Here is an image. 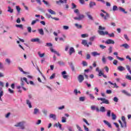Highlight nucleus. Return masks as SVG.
Returning a JSON list of instances; mask_svg holds the SVG:
<instances>
[{"label": "nucleus", "instance_id": "nucleus-1", "mask_svg": "<svg viewBox=\"0 0 131 131\" xmlns=\"http://www.w3.org/2000/svg\"><path fill=\"white\" fill-rule=\"evenodd\" d=\"M98 32L100 35H108L110 37H115V35L114 33L109 34L107 31L104 32L103 31L98 30Z\"/></svg>", "mask_w": 131, "mask_h": 131}, {"label": "nucleus", "instance_id": "nucleus-2", "mask_svg": "<svg viewBox=\"0 0 131 131\" xmlns=\"http://www.w3.org/2000/svg\"><path fill=\"white\" fill-rule=\"evenodd\" d=\"M24 81H25V82H26V83H27V84H29V82H28V81H27V78L26 77L20 78V85L21 86V88L23 89V90H24V91H26V88L24 87L25 83L24 82Z\"/></svg>", "mask_w": 131, "mask_h": 131}, {"label": "nucleus", "instance_id": "nucleus-3", "mask_svg": "<svg viewBox=\"0 0 131 131\" xmlns=\"http://www.w3.org/2000/svg\"><path fill=\"white\" fill-rule=\"evenodd\" d=\"M25 123V121L19 122L16 124L14 125V126H15L16 127H20V129H25V126H24V124Z\"/></svg>", "mask_w": 131, "mask_h": 131}, {"label": "nucleus", "instance_id": "nucleus-4", "mask_svg": "<svg viewBox=\"0 0 131 131\" xmlns=\"http://www.w3.org/2000/svg\"><path fill=\"white\" fill-rule=\"evenodd\" d=\"M101 12H102V13H101L100 14V15L102 17V18H104V20H107V18H110V15L108 14V13H107L104 10H101ZM104 14H105V15H104V14Z\"/></svg>", "mask_w": 131, "mask_h": 131}, {"label": "nucleus", "instance_id": "nucleus-5", "mask_svg": "<svg viewBox=\"0 0 131 131\" xmlns=\"http://www.w3.org/2000/svg\"><path fill=\"white\" fill-rule=\"evenodd\" d=\"M97 100L98 101H102V102H101V104H110V102H109V100L104 98H97Z\"/></svg>", "mask_w": 131, "mask_h": 131}, {"label": "nucleus", "instance_id": "nucleus-6", "mask_svg": "<svg viewBox=\"0 0 131 131\" xmlns=\"http://www.w3.org/2000/svg\"><path fill=\"white\" fill-rule=\"evenodd\" d=\"M77 16H78V17H74V20H78L79 21H80V20H82V19L84 18V15L83 14H80L79 13Z\"/></svg>", "mask_w": 131, "mask_h": 131}, {"label": "nucleus", "instance_id": "nucleus-7", "mask_svg": "<svg viewBox=\"0 0 131 131\" xmlns=\"http://www.w3.org/2000/svg\"><path fill=\"white\" fill-rule=\"evenodd\" d=\"M61 76L64 79H67L69 77V76L67 75V72L66 71L61 72Z\"/></svg>", "mask_w": 131, "mask_h": 131}, {"label": "nucleus", "instance_id": "nucleus-8", "mask_svg": "<svg viewBox=\"0 0 131 131\" xmlns=\"http://www.w3.org/2000/svg\"><path fill=\"white\" fill-rule=\"evenodd\" d=\"M56 4L57 5H62V4H67V0H59L56 1Z\"/></svg>", "mask_w": 131, "mask_h": 131}, {"label": "nucleus", "instance_id": "nucleus-9", "mask_svg": "<svg viewBox=\"0 0 131 131\" xmlns=\"http://www.w3.org/2000/svg\"><path fill=\"white\" fill-rule=\"evenodd\" d=\"M105 43L106 45H114L115 43V42L114 40L111 39H108L106 41H105Z\"/></svg>", "mask_w": 131, "mask_h": 131}, {"label": "nucleus", "instance_id": "nucleus-10", "mask_svg": "<svg viewBox=\"0 0 131 131\" xmlns=\"http://www.w3.org/2000/svg\"><path fill=\"white\" fill-rule=\"evenodd\" d=\"M78 80L80 83H81L83 80H84V77L82 75H79L78 76Z\"/></svg>", "mask_w": 131, "mask_h": 131}, {"label": "nucleus", "instance_id": "nucleus-11", "mask_svg": "<svg viewBox=\"0 0 131 131\" xmlns=\"http://www.w3.org/2000/svg\"><path fill=\"white\" fill-rule=\"evenodd\" d=\"M91 109L92 110V111H95V110H96V112H100L99 107L98 106H96V105H92L91 106Z\"/></svg>", "mask_w": 131, "mask_h": 131}, {"label": "nucleus", "instance_id": "nucleus-12", "mask_svg": "<svg viewBox=\"0 0 131 131\" xmlns=\"http://www.w3.org/2000/svg\"><path fill=\"white\" fill-rule=\"evenodd\" d=\"M26 103L28 105L29 108H32V105H31V101L29 99L26 100Z\"/></svg>", "mask_w": 131, "mask_h": 131}, {"label": "nucleus", "instance_id": "nucleus-13", "mask_svg": "<svg viewBox=\"0 0 131 131\" xmlns=\"http://www.w3.org/2000/svg\"><path fill=\"white\" fill-rule=\"evenodd\" d=\"M49 118H52L53 120H57V116L54 114H50L49 115Z\"/></svg>", "mask_w": 131, "mask_h": 131}, {"label": "nucleus", "instance_id": "nucleus-14", "mask_svg": "<svg viewBox=\"0 0 131 131\" xmlns=\"http://www.w3.org/2000/svg\"><path fill=\"white\" fill-rule=\"evenodd\" d=\"M122 94H124V95H126V96H127L128 97H131V94L129 93H128L126 90H123L121 91Z\"/></svg>", "mask_w": 131, "mask_h": 131}, {"label": "nucleus", "instance_id": "nucleus-15", "mask_svg": "<svg viewBox=\"0 0 131 131\" xmlns=\"http://www.w3.org/2000/svg\"><path fill=\"white\" fill-rule=\"evenodd\" d=\"M96 72L98 73V76H102H102L103 75L104 73L103 72H102V71L101 70H99V67H97L96 69Z\"/></svg>", "mask_w": 131, "mask_h": 131}, {"label": "nucleus", "instance_id": "nucleus-16", "mask_svg": "<svg viewBox=\"0 0 131 131\" xmlns=\"http://www.w3.org/2000/svg\"><path fill=\"white\" fill-rule=\"evenodd\" d=\"M96 2L91 1L89 3V7L90 8V9H93V8H94V7L96 6Z\"/></svg>", "mask_w": 131, "mask_h": 131}, {"label": "nucleus", "instance_id": "nucleus-17", "mask_svg": "<svg viewBox=\"0 0 131 131\" xmlns=\"http://www.w3.org/2000/svg\"><path fill=\"white\" fill-rule=\"evenodd\" d=\"M82 45L84 46V47H87V48H89V47H90V45L88 44V41H86V40H82Z\"/></svg>", "mask_w": 131, "mask_h": 131}, {"label": "nucleus", "instance_id": "nucleus-18", "mask_svg": "<svg viewBox=\"0 0 131 131\" xmlns=\"http://www.w3.org/2000/svg\"><path fill=\"white\" fill-rule=\"evenodd\" d=\"M91 55L93 56V57H96V56H100L101 54L98 53L97 51H94L91 53Z\"/></svg>", "mask_w": 131, "mask_h": 131}, {"label": "nucleus", "instance_id": "nucleus-19", "mask_svg": "<svg viewBox=\"0 0 131 131\" xmlns=\"http://www.w3.org/2000/svg\"><path fill=\"white\" fill-rule=\"evenodd\" d=\"M121 120L123 121L124 123V127H126V121H125V117L122 116L121 117Z\"/></svg>", "mask_w": 131, "mask_h": 131}, {"label": "nucleus", "instance_id": "nucleus-20", "mask_svg": "<svg viewBox=\"0 0 131 131\" xmlns=\"http://www.w3.org/2000/svg\"><path fill=\"white\" fill-rule=\"evenodd\" d=\"M73 53H75V50H74V48L71 47L69 50L70 55L71 56L72 55V54H73Z\"/></svg>", "mask_w": 131, "mask_h": 131}, {"label": "nucleus", "instance_id": "nucleus-21", "mask_svg": "<svg viewBox=\"0 0 131 131\" xmlns=\"http://www.w3.org/2000/svg\"><path fill=\"white\" fill-rule=\"evenodd\" d=\"M40 39L38 38H32L31 39L32 42H40Z\"/></svg>", "mask_w": 131, "mask_h": 131}, {"label": "nucleus", "instance_id": "nucleus-22", "mask_svg": "<svg viewBox=\"0 0 131 131\" xmlns=\"http://www.w3.org/2000/svg\"><path fill=\"white\" fill-rule=\"evenodd\" d=\"M103 123L104 124H106V125H107V126H108V127H110V128H111V127H112V126H111V124H110V123H109V122H108L106 120H104Z\"/></svg>", "mask_w": 131, "mask_h": 131}, {"label": "nucleus", "instance_id": "nucleus-23", "mask_svg": "<svg viewBox=\"0 0 131 131\" xmlns=\"http://www.w3.org/2000/svg\"><path fill=\"white\" fill-rule=\"evenodd\" d=\"M120 47L121 48L123 47L125 49H129V46L128 45L127 43H124L120 46Z\"/></svg>", "mask_w": 131, "mask_h": 131}, {"label": "nucleus", "instance_id": "nucleus-24", "mask_svg": "<svg viewBox=\"0 0 131 131\" xmlns=\"http://www.w3.org/2000/svg\"><path fill=\"white\" fill-rule=\"evenodd\" d=\"M50 51L51 52H52V53H54V54H56L57 56H58L59 57L60 55V53H59V52H57L56 51H55L53 48H51L50 49Z\"/></svg>", "mask_w": 131, "mask_h": 131}, {"label": "nucleus", "instance_id": "nucleus-25", "mask_svg": "<svg viewBox=\"0 0 131 131\" xmlns=\"http://www.w3.org/2000/svg\"><path fill=\"white\" fill-rule=\"evenodd\" d=\"M119 10L120 12H122L124 14H127V12L125 11V10L121 7H119Z\"/></svg>", "mask_w": 131, "mask_h": 131}, {"label": "nucleus", "instance_id": "nucleus-26", "mask_svg": "<svg viewBox=\"0 0 131 131\" xmlns=\"http://www.w3.org/2000/svg\"><path fill=\"white\" fill-rule=\"evenodd\" d=\"M38 31L40 35H43V34H45L43 29H38Z\"/></svg>", "mask_w": 131, "mask_h": 131}, {"label": "nucleus", "instance_id": "nucleus-27", "mask_svg": "<svg viewBox=\"0 0 131 131\" xmlns=\"http://www.w3.org/2000/svg\"><path fill=\"white\" fill-rule=\"evenodd\" d=\"M118 70H119V71H124L125 68L122 66H119L118 67Z\"/></svg>", "mask_w": 131, "mask_h": 131}, {"label": "nucleus", "instance_id": "nucleus-28", "mask_svg": "<svg viewBox=\"0 0 131 131\" xmlns=\"http://www.w3.org/2000/svg\"><path fill=\"white\" fill-rule=\"evenodd\" d=\"M48 12H49L50 14H51V15H56V12L51 9H48Z\"/></svg>", "mask_w": 131, "mask_h": 131}, {"label": "nucleus", "instance_id": "nucleus-29", "mask_svg": "<svg viewBox=\"0 0 131 131\" xmlns=\"http://www.w3.org/2000/svg\"><path fill=\"white\" fill-rule=\"evenodd\" d=\"M37 113H39V110L37 108H34V112H33V114H34V115H36V114H37Z\"/></svg>", "mask_w": 131, "mask_h": 131}, {"label": "nucleus", "instance_id": "nucleus-30", "mask_svg": "<svg viewBox=\"0 0 131 131\" xmlns=\"http://www.w3.org/2000/svg\"><path fill=\"white\" fill-rule=\"evenodd\" d=\"M102 112V113H104V112H106V108H105V107L101 106L100 107V108L99 110V112Z\"/></svg>", "mask_w": 131, "mask_h": 131}, {"label": "nucleus", "instance_id": "nucleus-31", "mask_svg": "<svg viewBox=\"0 0 131 131\" xmlns=\"http://www.w3.org/2000/svg\"><path fill=\"white\" fill-rule=\"evenodd\" d=\"M101 60L103 64H106L107 62V59H106V57H105V56H102Z\"/></svg>", "mask_w": 131, "mask_h": 131}, {"label": "nucleus", "instance_id": "nucleus-32", "mask_svg": "<svg viewBox=\"0 0 131 131\" xmlns=\"http://www.w3.org/2000/svg\"><path fill=\"white\" fill-rule=\"evenodd\" d=\"M7 11L12 14L14 12V9L11 8V7L8 6Z\"/></svg>", "mask_w": 131, "mask_h": 131}, {"label": "nucleus", "instance_id": "nucleus-33", "mask_svg": "<svg viewBox=\"0 0 131 131\" xmlns=\"http://www.w3.org/2000/svg\"><path fill=\"white\" fill-rule=\"evenodd\" d=\"M70 66L71 68L72 71H75V69L74 68V66H73V63H72V62L70 63Z\"/></svg>", "mask_w": 131, "mask_h": 131}, {"label": "nucleus", "instance_id": "nucleus-34", "mask_svg": "<svg viewBox=\"0 0 131 131\" xmlns=\"http://www.w3.org/2000/svg\"><path fill=\"white\" fill-rule=\"evenodd\" d=\"M112 118L113 120H116V118H117V116L116 115L114 114L113 113H112Z\"/></svg>", "mask_w": 131, "mask_h": 131}, {"label": "nucleus", "instance_id": "nucleus-35", "mask_svg": "<svg viewBox=\"0 0 131 131\" xmlns=\"http://www.w3.org/2000/svg\"><path fill=\"white\" fill-rule=\"evenodd\" d=\"M18 69H19V71H20V72H23V73L24 74H28V73H27V72H25V71L23 70V69L21 68H20V67L18 68Z\"/></svg>", "mask_w": 131, "mask_h": 131}, {"label": "nucleus", "instance_id": "nucleus-36", "mask_svg": "<svg viewBox=\"0 0 131 131\" xmlns=\"http://www.w3.org/2000/svg\"><path fill=\"white\" fill-rule=\"evenodd\" d=\"M39 19H36L35 20H34L31 23V25H34V24H36V22H39Z\"/></svg>", "mask_w": 131, "mask_h": 131}, {"label": "nucleus", "instance_id": "nucleus-37", "mask_svg": "<svg viewBox=\"0 0 131 131\" xmlns=\"http://www.w3.org/2000/svg\"><path fill=\"white\" fill-rule=\"evenodd\" d=\"M126 68L131 75V70H130V67H129V66H128V65L126 66Z\"/></svg>", "mask_w": 131, "mask_h": 131}, {"label": "nucleus", "instance_id": "nucleus-38", "mask_svg": "<svg viewBox=\"0 0 131 131\" xmlns=\"http://www.w3.org/2000/svg\"><path fill=\"white\" fill-rule=\"evenodd\" d=\"M96 36H92L90 38L89 40H90V41H94L95 39H96Z\"/></svg>", "mask_w": 131, "mask_h": 131}, {"label": "nucleus", "instance_id": "nucleus-39", "mask_svg": "<svg viewBox=\"0 0 131 131\" xmlns=\"http://www.w3.org/2000/svg\"><path fill=\"white\" fill-rule=\"evenodd\" d=\"M67 128L69 131H74V129H73V127H71L70 126L67 127Z\"/></svg>", "mask_w": 131, "mask_h": 131}, {"label": "nucleus", "instance_id": "nucleus-40", "mask_svg": "<svg viewBox=\"0 0 131 131\" xmlns=\"http://www.w3.org/2000/svg\"><path fill=\"white\" fill-rule=\"evenodd\" d=\"M89 98L91 99V100H95V96H94V95L92 94H89Z\"/></svg>", "mask_w": 131, "mask_h": 131}, {"label": "nucleus", "instance_id": "nucleus-41", "mask_svg": "<svg viewBox=\"0 0 131 131\" xmlns=\"http://www.w3.org/2000/svg\"><path fill=\"white\" fill-rule=\"evenodd\" d=\"M33 98V96H32V94H28V99H29V100H32V99Z\"/></svg>", "mask_w": 131, "mask_h": 131}, {"label": "nucleus", "instance_id": "nucleus-42", "mask_svg": "<svg viewBox=\"0 0 131 131\" xmlns=\"http://www.w3.org/2000/svg\"><path fill=\"white\" fill-rule=\"evenodd\" d=\"M118 7H117V6H114L113 7V11H114V12H115V11H117L118 10Z\"/></svg>", "mask_w": 131, "mask_h": 131}, {"label": "nucleus", "instance_id": "nucleus-43", "mask_svg": "<svg viewBox=\"0 0 131 131\" xmlns=\"http://www.w3.org/2000/svg\"><path fill=\"white\" fill-rule=\"evenodd\" d=\"M5 62L6 63H7V64L10 65L11 64V59H10L9 58H6V60H5Z\"/></svg>", "mask_w": 131, "mask_h": 131}, {"label": "nucleus", "instance_id": "nucleus-44", "mask_svg": "<svg viewBox=\"0 0 131 131\" xmlns=\"http://www.w3.org/2000/svg\"><path fill=\"white\" fill-rule=\"evenodd\" d=\"M106 116H107V117H110L111 116V111H107L106 113Z\"/></svg>", "mask_w": 131, "mask_h": 131}, {"label": "nucleus", "instance_id": "nucleus-45", "mask_svg": "<svg viewBox=\"0 0 131 131\" xmlns=\"http://www.w3.org/2000/svg\"><path fill=\"white\" fill-rule=\"evenodd\" d=\"M82 38H85V37H88L89 35L88 34H83L81 35Z\"/></svg>", "mask_w": 131, "mask_h": 131}, {"label": "nucleus", "instance_id": "nucleus-46", "mask_svg": "<svg viewBox=\"0 0 131 131\" xmlns=\"http://www.w3.org/2000/svg\"><path fill=\"white\" fill-rule=\"evenodd\" d=\"M75 26H76L78 29H80V28L82 27L81 25H78V24H75Z\"/></svg>", "mask_w": 131, "mask_h": 131}, {"label": "nucleus", "instance_id": "nucleus-47", "mask_svg": "<svg viewBox=\"0 0 131 131\" xmlns=\"http://www.w3.org/2000/svg\"><path fill=\"white\" fill-rule=\"evenodd\" d=\"M16 9L17 10V13H18V14L20 13V11H21V8H20V7L17 6H16Z\"/></svg>", "mask_w": 131, "mask_h": 131}, {"label": "nucleus", "instance_id": "nucleus-48", "mask_svg": "<svg viewBox=\"0 0 131 131\" xmlns=\"http://www.w3.org/2000/svg\"><path fill=\"white\" fill-rule=\"evenodd\" d=\"M15 26L17 28H20V29H23V25H15Z\"/></svg>", "mask_w": 131, "mask_h": 131}, {"label": "nucleus", "instance_id": "nucleus-49", "mask_svg": "<svg viewBox=\"0 0 131 131\" xmlns=\"http://www.w3.org/2000/svg\"><path fill=\"white\" fill-rule=\"evenodd\" d=\"M38 55L40 57V58H42V57H45V53H40V52H38Z\"/></svg>", "mask_w": 131, "mask_h": 131}, {"label": "nucleus", "instance_id": "nucleus-50", "mask_svg": "<svg viewBox=\"0 0 131 131\" xmlns=\"http://www.w3.org/2000/svg\"><path fill=\"white\" fill-rule=\"evenodd\" d=\"M82 64L83 67H85L88 66V62H86V61H83L82 62Z\"/></svg>", "mask_w": 131, "mask_h": 131}, {"label": "nucleus", "instance_id": "nucleus-51", "mask_svg": "<svg viewBox=\"0 0 131 131\" xmlns=\"http://www.w3.org/2000/svg\"><path fill=\"white\" fill-rule=\"evenodd\" d=\"M116 57L117 59H118V60H120V61H124V58H121L118 56H116Z\"/></svg>", "mask_w": 131, "mask_h": 131}, {"label": "nucleus", "instance_id": "nucleus-52", "mask_svg": "<svg viewBox=\"0 0 131 131\" xmlns=\"http://www.w3.org/2000/svg\"><path fill=\"white\" fill-rule=\"evenodd\" d=\"M84 100H85V97H80L79 98V101H80V102H84Z\"/></svg>", "mask_w": 131, "mask_h": 131}, {"label": "nucleus", "instance_id": "nucleus-53", "mask_svg": "<svg viewBox=\"0 0 131 131\" xmlns=\"http://www.w3.org/2000/svg\"><path fill=\"white\" fill-rule=\"evenodd\" d=\"M56 76V74L53 73L52 75L50 77V79H54V78Z\"/></svg>", "mask_w": 131, "mask_h": 131}, {"label": "nucleus", "instance_id": "nucleus-54", "mask_svg": "<svg viewBox=\"0 0 131 131\" xmlns=\"http://www.w3.org/2000/svg\"><path fill=\"white\" fill-rule=\"evenodd\" d=\"M63 29L64 30H68L69 29V27L68 26H63Z\"/></svg>", "mask_w": 131, "mask_h": 131}, {"label": "nucleus", "instance_id": "nucleus-55", "mask_svg": "<svg viewBox=\"0 0 131 131\" xmlns=\"http://www.w3.org/2000/svg\"><path fill=\"white\" fill-rule=\"evenodd\" d=\"M46 47H53V44L51 42H48L46 43Z\"/></svg>", "mask_w": 131, "mask_h": 131}, {"label": "nucleus", "instance_id": "nucleus-56", "mask_svg": "<svg viewBox=\"0 0 131 131\" xmlns=\"http://www.w3.org/2000/svg\"><path fill=\"white\" fill-rule=\"evenodd\" d=\"M76 127L79 131H83V130L81 129V128L80 127V126H79V125L77 124L76 125Z\"/></svg>", "mask_w": 131, "mask_h": 131}, {"label": "nucleus", "instance_id": "nucleus-57", "mask_svg": "<svg viewBox=\"0 0 131 131\" xmlns=\"http://www.w3.org/2000/svg\"><path fill=\"white\" fill-rule=\"evenodd\" d=\"M99 47L100 48V49H101L102 50H104V49H106V46H104L103 45H100L99 46Z\"/></svg>", "mask_w": 131, "mask_h": 131}, {"label": "nucleus", "instance_id": "nucleus-58", "mask_svg": "<svg viewBox=\"0 0 131 131\" xmlns=\"http://www.w3.org/2000/svg\"><path fill=\"white\" fill-rule=\"evenodd\" d=\"M99 30H105V29H106V28L105 27H102V26H99Z\"/></svg>", "mask_w": 131, "mask_h": 131}, {"label": "nucleus", "instance_id": "nucleus-59", "mask_svg": "<svg viewBox=\"0 0 131 131\" xmlns=\"http://www.w3.org/2000/svg\"><path fill=\"white\" fill-rule=\"evenodd\" d=\"M124 37L125 38V39H126V40H129V39L128 38V37L127 36V34H124Z\"/></svg>", "mask_w": 131, "mask_h": 131}, {"label": "nucleus", "instance_id": "nucleus-60", "mask_svg": "<svg viewBox=\"0 0 131 131\" xmlns=\"http://www.w3.org/2000/svg\"><path fill=\"white\" fill-rule=\"evenodd\" d=\"M126 79H128V80H131V76L130 75H126L125 77Z\"/></svg>", "mask_w": 131, "mask_h": 131}, {"label": "nucleus", "instance_id": "nucleus-61", "mask_svg": "<svg viewBox=\"0 0 131 131\" xmlns=\"http://www.w3.org/2000/svg\"><path fill=\"white\" fill-rule=\"evenodd\" d=\"M74 13H75V14L78 15L79 14V10H78V9H75L74 10Z\"/></svg>", "mask_w": 131, "mask_h": 131}, {"label": "nucleus", "instance_id": "nucleus-62", "mask_svg": "<svg viewBox=\"0 0 131 131\" xmlns=\"http://www.w3.org/2000/svg\"><path fill=\"white\" fill-rule=\"evenodd\" d=\"M66 118L64 117H62V120H61V122L62 123H65L66 122Z\"/></svg>", "mask_w": 131, "mask_h": 131}, {"label": "nucleus", "instance_id": "nucleus-63", "mask_svg": "<svg viewBox=\"0 0 131 131\" xmlns=\"http://www.w3.org/2000/svg\"><path fill=\"white\" fill-rule=\"evenodd\" d=\"M112 50H113L112 47H110L108 48L109 54H111V53H112Z\"/></svg>", "mask_w": 131, "mask_h": 131}, {"label": "nucleus", "instance_id": "nucleus-64", "mask_svg": "<svg viewBox=\"0 0 131 131\" xmlns=\"http://www.w3.org/2000/svg\"><path fill=\"white\" fill-rule=\"evenodd\" d=\"M113 101H114V102H118V98L115 97L113 98Z\"/></svg>", "mask_w": 131, "mask_h": 131}]
</instances>
